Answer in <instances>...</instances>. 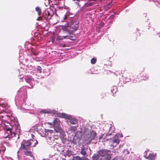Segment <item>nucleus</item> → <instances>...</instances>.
Returning <instances> with one entry per match:
<instances>
[{"label": "nucleus", "instance_id": "1", "mask_svg": "<svg viewBox=\"0 0 160 160\" xmlns=\"http://www.w3.org/2000/svg\"><path fill=\"white\" fill-rule=\"evenodd\" d=\"M38 144V142L35 139H31L29 140H24L21 143L20 149L24 150V154L26 156H29L31 157H33V154L30 151L31 145L33 147H34Z\"/></svg>", "mask_w": 160, "mask_h": 160}, {"label": "nucleus", "instance_id": "2", "mask_svg": "<svg viewBox=\"0 0 160 160\" xmlns=\"http://www.w3.org/2000/svg\"><path fill=\"white\" fill-rule=\"evenodd\" d=\"M71 31H73L78 29L79 27V22L75 20L72 19L71 20V24L69 26Z\"/></svg>", "mask_w": 160, "mask_h": 160}, {"label": "nucleus", "instance_id": "3", "mask_svg": "<svg viewBox=\"0 0 160 160\" xmlns=\"http://www.w3.org/2000/svg\"><path fill=\"white\" fill-rule=\"evenodd\" d=\"M97 135V133L96 132L92 131L91 132H90V134L88 135V138H86V141H88L89 142H91L92 140L95 139Z\"/></svg>", "mask_w": 160, "mask_h": 160}, {"label": "nucleus", "instance_id": "4", "mask_svg": "<svg viewBox=\"0 0 160 160\" xmlns=\"http://www.w3.org/2000/svg\"><path fill=\"white\" fill-rule=\"evenodd\" d=\"M110 153L111 151L109 150L101 149L98 152L97 154L102 157Z\"/></svg>", "mask_w": 160, "mask_h": 160}, {"label": "nucleus", "instance_id": "5", "mask_svg": "<svg viewBox=\"0 0 160 160\" xmlns=\"http://www.w3.org/2000/svg\"><path fill=\"white\" fill-rule=\"evenodd\" d=\"M62 30L63 31V33H64L67 32V33H69L70 32H71V30L70 29V26H68V23L65 25H61Z\"/></svg>", "mask_w": 160, "mask_h": 160}, {"label": "nucleus", "instance_id": "6", "mask_svg": "<svg viewBox=\"0 0 160 160\" xmlns=\"http://www.w3.org/2000/svg\"><path fill=\"white\" fill-rule=\"evenodd\" d=\"M53 124L54 127L58 128L60 125V121L59 119L58 118H55L53 121Z\"/></svg>", "mask_w": 160, "mask_h": 160}, {"label": "nucleus", "instance_id": "7", "mask_svg": "<svg viewBox=\"0 0 160 160\" xmlns=\"http://www.w3.org/2000/svg\"><path fill=\"white\" fill-rule=\"evenodd\" d=\"M111 141H112V143H116V144H118L120 142V140L119 139V138L117 135H116L113 137Z\"/></svg>", "mask_w": 160, "mask_h": 160}, {"label": "nucleus", "instance_id": "8", "mask_svg": "<svg viewBox=\"0 0 160 160\" xmlns=\"http://www.w3.org/2000/svg\"><path fill=\"white\" fill-rule=\"evenodd\" d=\"M50 16V13L48 11H46L45 12H44L42 14L43 17L46 20L51 18V16L50 17V18H49V16Z\"/></svg>", "mask_w": 160, "mask_h": 160}, {"label": "nucleus", "instance_id": "9", "mask_svg": "<svg viewBox=\"0 0 160 160\" xmlns=\"http://www.w3.org/2000/svg\"><path fill=\"white\" fill-rule=\"evenodd\" d=\"M86 159L85 157H80L79 156H77L73 157L72 160H86Z\"/></svg>", "mask_w": 160, "mask_h": 160}, {"label": "nucleus", "instance_id": "10", "mask_svg": "<svg viewBox=\"0 0 160 160\" xmlns=\"http://www.w3.org/2000/svg\"><path fill=\"white\" fill-rule=\"evenodd\" d=\"M111 158V154L109 153L107 155L102 157L101 158V160H110Z\"/></svg>", "mask_w": 160, "mask_h": 160}, {"label": "nucleus", "instance_id": "11", "mask_svg": "<svg viewBox=\"0 0 160 160\" xmlns=\"http://www.w3.org/2000/svg\"><path fill=\"white\" fill-rule=\"evenodd\" d=\"M87 149L85 148L84 146L81 147V151H80V153L83 156H85L87 154L86 152Z\"/></svg>", "mask_w": 160, "mask_h": 160}, {"label": "nucleus", "instance_id": "12", "mask_svg": "<svg viewBox=\"0 0 160 160\" xmlns=\"http://www.w3.org/2000/svg\"><path fill=\"white\" fill-rule=\"evenodd\" d=\"M26 82L28 83L31 82L33 79L31 76H27L25 78Z\"/></svg>", "mask_w": 160, "mask_h": 160}, {"label": "nucleus", "instance_id": "13", "mask_svg": "<svg viewBox=\"0 0 160 160\" xmlns=\"http://www.w3.org/2000/svg\"><path fill=\"white\" fill-rule=\"evenodd\" d=\"M155 155L153 153H150L147 157V158L148 160H155Z\"/></svg>", "mask_w": 160, "mask_h": 160}, {"label": "nucleus", "instance_id": "14", "mask_svg": "<svg viewBox=\"0 0 160 160\" xmlns=\"http://www.w3.org/2000/svg\"><path fill=\"white\" fill-rule=\"evenodd\" d=\"M6 130L7 132H9V133L11 134V135H13V136H14L15 135V133L14 132H12V129L10 128H6ZM9 133V132H8Z\"/></svg>", "mask_w": 160, "mask_h": 160}, {"label": "nucleus", "instance_id": "15", "mask_svg": "<svg viewBox=\"0 0 160 160\" xmlns=\"http://www.w3.org/2000/svg\"><path fill=\"white\" fill-rule=\"evenodd\" d=\"M36 12H38V15L39 16L41 15L42 14V9L41 8L38 7H36L35 8Z\"/></svg>", "mask_w": 160, "mask_h": 160}, {"label": "nucleus", "instance_id": "16", "mask_svg": "<svg viewBox=\"0 0 160 160\" xmlns=\"http://www.w3.org/2000/svg\"><path fill=\"white\" fill-rule=\"evenodd\" d=\"M71 32H70L69 33H67V35L65 36V37L64 38V39L67 38L71 40L72 39V38L73 37V36L71 35Z\"/></svg>", "mask_w": 160, "mask_h": 160}, {"label": "nucleus", "instance_id": "17", "mask_svg": "<svg viewBox=\"0 0 160 160\" xmlns=\"http://www.w3.org/2000/svg\"><path fill=\"white\" fill-rule=\"evenodd\" d=\"M81 133L79 132H76L75 133L74 135V137H77L78 138H80L81 137Z\"/></svg>", "mask_w": 160, "mask_h": 160}, {"label": "nucleus", "instance_id": "18", "mask_svg": "<svg viewBox=\"0 0 160 160\" xmlns=\"http://www.w3.org/2000/svg\"><path fill=\"white\" fill-rule=\"evenodd\" d=\"M99 156L98 154H94L92 157V160H98L99 159Z\"/></svg>", "mask_w": 160, "mask_h": 160}, {"label": "nucleus", "instance_id": "19", "mask_svg": "<svg viewBox=\"0 0 160 160\" xmlns=\"http://www.w3.org/2000/svg\"><path fill=\"white\" fill-rule=\"evenodd\" d=\"M140 35V34L139 32V31L138 30H137L136 32V33L134 34L133 35V37L135 38V40H137V37H139Z\"/></svg>", "mask_w": 160, "mask_h": 160}, {"label": "nucleus", "instance_id": "20", "mask_svg": "<svg viewBox=\"0 0 160 160\" xmlns=\"http://www.w3.org/2000/svg\"><path fill=\"white\" fill-rule=\"evenodd\" d=\"M52 113V111L51 110H44L42 111L41 113Z\"/></svg>", "mask_w": 160, "mask_h": 160}, {"label": "nucleus", "instance_id": "21", "mask_svg": "<svg viewBox=\"0 0 160 160\" xmlns=\"http://www.w3.org/2000/svg\"><path fill=\"white\" fill-rule=\"evenodd\" d=\"M66 154L69 157L73 155L72 152L70 150H68L66 152Z\"/></svg>", "mask_w": 160, "mask_h": 160}, {"label": "nucleus", "instance_id": "22", "mask_svg": "<svg viewBox=\"0 0 160 160\" xmlns=\"http://www.w3.org/2000/svg\"><path fill=\"white\" fill-rule=\"evenodd\" d=\"M70 130L73 132L74 133H76V130L77 129V127L76 126L71 127L70 128Z\"/></svg>", "mask_w": 160, "mask_h": 160}, {"label": "nucleus", "instance_id": "23", "mask_svg": "<svg viewBox=\"0 0 160 160\" xmlns=\"http://www.w3.org/2000/svg\"><path fill=\"white\" fill-rule=\"evenodd\" d=\"M78 120L76 119H71L70 120V122L71 123L73 124H76Z\"/></svg>", "mask_w": 160, "mask_h": 160}, {"label": "nucleus", "instance_id": "24", "mask_svg": "<svg viewBox=\"0 0 160 160\" xmlns=\"http://www.w3.org/2000/svg\"><path fill=\"white\" fill-rule=\"evenodd\" d=\"M142 77L144 78L143 79V80H146L148 78V76H147L146 75V74L145 73H143L142 74Z\"/></svg>", "mask_w": 160, "mask_h": 160}, {"label": "nucleus", "instance_id": "25", "mask_svg": "<svg viewBox=\"0 0 160 160\" xmlns=\"http://www.w3.org/2000/svg\"><path fill=\"white\" fill-rule=\"evenodd\" d=\"M96 59L94 58H93L91 60V62L92 64H94L96 63Z\"/></svg>", "mask_w": 160, "mask_h": 160}, {"label": "nucleus", "instance_id": "26", "mask_svg": "<svg viewBox=\"0 0 160 160\" xmlns=\"http://www.w3.org/2000/svg\"><path fill=\"white\" fill-rule=\"evenodd\" d=\"M62 118H64L67 119L68 118V115L67 114L64 113H62Z\"/></svg>", "mask_w": 160, "mask_h": 160}, {"label": "nucleus", "instance_id": "27", "mask_svg": "<svg viewBox=\"0 0 160 160\" xmlns=\"http://www.w3.org/2000/svg\"><path fill=\"white\" fill-rule=\"evenodd\" d=\"M38 52H34L33 50L32 49L31 51V54L34 55V56H36L38 55Z\"/></svg>", "mask_w": 160, "mask_h": 160}, {"label": "nucleus", "instance_id": "28", "mask_svg": "<svg viewBox=\"0 0 160 160\" xmlns=\"http://www.w3.org/2000/svg\"><path fill=\"white\" fill-rule=\"evenodd\" d=\"M42 71V68L40 66H38L37 68V71L41 73Z\"/></svg>", "mask_w": 160, "mask_h": 160}, {"label": "nucleus", "instance_id": "29", "mask_svg": "<svg viewBox=\"0 0 160 160\" xmlns=\"http://www.w3.org/2000/svg\"><path fill=\"white\" fill-rule=\"evenodd\" d=\"M65 37V36H58V39L59 40H62L63 39H64V38Z\"/></svg>", "mask_w": 160, "mask_h": 160}, {"label": "nucleus", "instance_id": "30", "mask_svg": "<svg viewBox=\"0 0 160 160\" xmlns=\"http://www.w3.org/2000/svg\"><path fill=\"white\" fill-rule=\"evenodd\" d=\"M43 20L42 17L40 16L38 17L37 19L38 21H42Z\"/></svg>", "mask_w": 160, "mask_h": 160}, {"label": "nucleus", "instance_id": "31", "mask_svg": "<svg viewBox=\"0 0 160 160\" xmlns=\"http://www.w3.org/2000/svg\"><path fill=\"white\" fill-rule=\"evenodd\" d=\"M62 113H59V114H58V116L59 117L62 118Z\"/></svg>", "mask_w": 160, "mask_h": 160}, {"label": "nucleus", "instance_id": "32", "mask_svg": "<svg viewBox=\"0 0 160 160\" xmlns=\"http://www.w3.org/2000/svg\"><path fill=\"white\" fill-rule=\"evenodd\" d=\"M66 18H67V16L66 15H65L64 16V19H66Z\"/></svg>", "mask_w": 160, "mask_h": 160}, {"label": "nucleus", "instance_id": "33", "mask_svg": "<svg viewBox=\"0 0 160 160\" xmlns=\"http://www.w3.org/2000/svg\"><path fill=\"white\" fill-rule=\"evenodd\" d=\"M92 3H89V6H91V5H92Z\"/></svg>", "mask_w": 160, "mask_h": 160}, {"label": "nucleus", "instance_id": "34", "mask_svg": "<svg viewBox=\"0 0 160 160\" xmlns=\"http://www.w3.org/2000/svg\"><path fill=\"white\" fill-rule=\"evenodd\" d=\"M111 135V134H108V135H107V136H110Z\"/></svg>", "mask_w": 160, "mask_h": 160}, {"label": "nucleus", "instance_id": "35", "mask_svg": "<svg viewBox=\"0 0 160 160\" xmlns=\"http://www.w3.org/2000/svg\"><path fill=\"white\" fill-rule=\"evenodd\" d=\"M49 131L50 132H52V130H49Z\"/></svg>", "mask_w": 160, "mask_h": 160}, {"label": "nucleus", "instance_id": "36", "mask_svg": "<svg viewBox=\"0 0 160 160\" xmlns=\"http://www.w3.org/2000/svg\"><path fill=\"white\" fill-rule=\"evenodd\" d=\"M96 0H92V1H96Z\"/></svg>", "mask_w": 160, "mask_h": 160}]
</instances>
